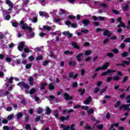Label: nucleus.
<instances>
[{
    "instance_id": "f257e3e1",
    "label": "nucleus",
    "mask_w": 130,
    "mask_h": 130,
    "mask_svg": "<svg viewBox=\"0 0 130 130\" xmlns=\"http://www.w3.org/2000/svg\"><path fill=\"white\" fill-rule=\"evenodd\" d=\"M17 86H19L21 89H29L30 88V86L28 84H26L25 82H19V83L17 84Z\"/></svg>"
},
{
    "instance_id": "f03ea898",
    "label": "nucleus",
    "mask_w": 130,
    "mask_h": 130,
    "mask_svg": "<svg viewBox=\"0 0 130 130\" xmlns=\"http://www.w3.org/2000/svg\"><path fill=\"white\" fill-rule=\"evenodd\" d=\"M20 25H21L22 26V29H23L24 30H26L27 29H28L30 32H31L32 31V28L29 26H28V24L25 23L23 20H21L20 22Z\"/></svg>"
},
{
    "instance_id": "7ed1b4c3",
    "label": "nucleus",
    "mask_w": 130,
    "mask_h": 130,
    "mask_svg": "<svg viewBox=\"0 0 130 130\" xmlns=\"http://www.w3.org/2000/svg\"><path fill=\"white\" fill-rule=\"evenodd\" d=\"M109 63L107 62L104 64V66L102 67H98L95 69V72H99V71H101V70H106L107 68L109 67Z\"/></svg>"
},
{
    "instance_id": "20e7f679",
    "label": "nucleus",
    "mask_w": 130,
    "mask_h": 130,
    "mask_svg": "<svg viewBox=\"0 0 130 130\" xmlns=\"http://www.w3.org/2000/svg\"><path fill=\"white\" fill-rule=\"evenodd\" d=\"M121 17H118L117 19V22H118V23H120L119 24H118L117 25L118 28H120V27H123V28H125V25L124 24V23H123V22H121Z\"/></svg>"
},
{
    "instance_id": "39448f33",
    "label": "nucleus",
    "mask_w": 130,
    "mask_h": 130,
    "mask_svg": "<svg viewBox=\"0 0 130 130\" xmlns=\"http://www.w3.org/2000/svg\"><path fill=\"white\" fill-rule=\"evenodd\" d=\"M62 34L68 37V38H71V37H73V34L70 33V31H63Z\"/></svg>"
},
{
    "instance_id": "423d86ee",
    "label": "nucleus",
    "mask_w": 130,
    "mask_h": 130,
    "mask_svg": "<svg viewBox=\"0 0 130 130\" xmlns=\"http://www.w3.org/2000/svg\"><path fill=\"white\" fill-rule=\"evenodd\" d=\"M63 96L64 97L65 100H72V99H73V96H71L70 94L67 92L63 93Z\"/></svg>"
},
{
    "instance_id": "0eeeda50",
    "label": "nucleus",
    "mask_w": 130,
    "mask_h": 130,
    "mask_svg": "<svg viewBox=\"0 0 130 130\" xmlns=\"http://www.w3.org/2000/svg\"><path fill=\"white\" fill-rule=\"evenodd\" d=\"M66 24L67 25V26H70V25H71L72 28H77V24L75 23H72L71 21H67Z\"/></svg>"
},
{
    "instance_id": "6e6552de",
    "label": "nucleus",
    "mask_w": 130,
    "mask_h": 130,
    "mask_svg": "<svg viewBox=\"0 0 130 130\" xmlns=\"http://www.w3.org/2000/svg\"><path fill=\"white\" fill-rule=\"evenodd\" d=\"M24 43H20L19 44V46L18 47V49L19 50V51H22L23 49H24Z\"/></svg>"
},
{
    "instance_id": "1a4fd4ad",
    "label": "nucleus",
    "mask_w": 130,
    "mask_h": 130,
    "mask_svg": "<svg viewBox=\"0 0 130 130\" xmlns=\"http://www.w3.org/2000/svg\"><path fill=\"white\" fill-rule=\"evenodd\" d=\"M129 105H122L120 107V110H121L122 108H124V110H127L128 108H129Z\"/></svg>"
},
{
    "instance_id": "9d476101",
    "label": "nucleus",
    "mask_w": 130,
    "mask_h": 130,
    "mask_svg": "<svg viewBox=\"0 0 130 130\" xmlns=\"http://www.w3.org/2000/svg\"><path fill=\"white\" fill-rule=\"evenodd\" d=\"M129 62L126 61H123V63L122 64H117V66H123V67H124L125 64L128 65L130 63V58H128Z\"/></svg>"
},
{
    "instance_id": "9b49d317",
    "label": "nucleus",
    "mask_w": 130,
    "mask_h": 130,
    "mask_svg": "<svg viewBox=\"0 0 130 130\" xmlns=\"http://www.w3.org/2000/svg\"><path fill=\"white\" fill-rule=\"evenodd\" d=\"M106 35H107V36H108V37H110V36H111V32L110 31H109V30H105L104 33H103V36H106Z\"/></svg>"
},
{
    "instance_id": "f8f14e48",
    "label": "nucleus",
    "mask_w": 130,
    "mask_h": 130,
    "mask_svg": "<svg viewBox=\"0 0 130 130\" xmlns=\"http://www.w3.org/2000/svg\"><path fill=\"white\" fill-rule=\"evenodd\" d=\"M6 3L7 5L9 6V7H10V8H14V5H13V3L11 2L10 0H6Z\"/></svg>"
},
{
    "instance_id": "ddd939ff",
    "label": "nucleus",
    "mask_w": 130,
    "mask_h": 130,
    "mask_svg": "<svg viewBox=\"0 0 130 130\" xmlns=\"http://www.w3.org/2000/svg\"><path fill=\"white\" fill-rule=\"evenodd\" d=\"M91 100H92V97L90 96L84 102V104H85L86 105H88V104H89L91 102Z\"/></svg>"
},
{
    "instance_id": "4468645a",
    "label": "nucleus",
    "mask_w": 130,
    "mask_h": 130,
    "mask_svg": "<svg viewBox=\"0 0 130 130\" xmlns=\"http://www.w3.org/2000/svg\"><path fill=\"white\" fill-rule=\"evenodd\" d=\"M37 92V88H33L30 89L29 90V94L30 95H32V94H34L35 93H36Z\"/></svg>"
},
{
    "instance_id": "2eb2a0df",
    "label": "nucleus",
    "mask_w": 130,
    "mask_h": 130,
    "mask_svg": "<svg viewBox=\"0 0 130 130\" xmlns=\"http://www.w3.org/2000/svg\"><path fill=\"white\" fill-rule=\"evenodd\" d=\"M82 56H83V53H80L76 56L78 61H81L82 60Z\"/></svg>"
},
{
    "instance_id": "dca6fc26",
    "label": "nucleus",
    "mask_w": 130,
    "mask_h": 130,
    "mask_svg": "<svg viewBox=\"0 0 130 130\" xmlns=\"http://www.w3.org/2000/svg\"><path fill=\"white\" fill-rule=\"evenodd\" d=\"M82 23L84 26H87V25H89V24H90V21L87 19H84L82 21Z\"/></svg>"
},
{
    "instance_id": "f3484780",
    "label": "nucleus",
    "mask_w": 130,
    "mask_h": 130,
    "mask_svg": "<svg viewBox=\"0 0 130 130\" xmlns=\"http://www.w3.org/2000/svg\"><path fill=\"white\" fill-rule=\"evenodd\" d=\"M72 45L73 46V47H74V48H76V49H79L80 48V46L77 45V43L74 42H72Z\"/></svg>"
},
{
    "instance_id": "a211bd4d",
    "label": "nucleus",
    "mask_w": 130,
    "mask_h": 130,
    "mask_svg": "<svg viewBox=\"0 0 130 130\" xmlns=\"http://www.w3.org/2000/svg\"><path fill=\"white\" fill-rule=\"evenodd\" d=\"M60 126L61 128H63V130H69V129L70 128V127L68 125L65 126L63 124H61L60 125Z\"/></svg>"
},
{
    "instance_id": "6ab92c4d",
    "label": "nucleus",
    "mask_w": 130,
    "mask_h": 130,
    "mask_svg": "<svg viewBox=\"0 0 130 130\" xmlns=\"http://www.w3.org/2000/svg\"><path fill=\"white\" fill-rule=\"evenodd\" d=\"M23 116V114L21 112H18L16 115V117L17 118V119H20L21 117Z\"/></svg>"
},
{
    "instance_id": "aec40b11",
    "label": "nucleus",
    "mask_w": 130,
    "mask_h": 130,
    "mask_svg": "<svg viewBox=\"0 0 130 130\" xmlns=\"http://www.w3.org/2000/svg\"><path fill=\"white\" fill-rule=\"evenodd\" d=\"M70 117L69 116H67L66 117L62 116L60 117V119L61 121H63L64 120H68L69 119V118Z\"/></svg>"
},
{
    "instance_id": "412c9836",
    "label": "nucleus",
    "mask_w": 130,
    "mask_h": 130,
    "mask_svg": "<svg viewBox=\"0 0 130 130\" xmlns=\"http://www.w3.org/2000/svg\"><path fill=\"white\" fill-rule=\"evenodd\" d=\"M119 125V123H113L111 125V127H110V129H112L113 128H114V126L116 127H117Z\"/></svg>"
},
{
    "instance_id": "4be33fe9",
    "label": "nucleus",
    "mask_w": 130,
    "mask_h": 130,
    "mask_svg": "<svg viewBox=\"0 0 130 130\" xmlns=\"http://www.w3.org/2000/svg\"><path fill=\"white\" fill-rule=\"evenodd\" d=\"M11 12H13V8L12 7H11V8H9L8 10L4 11V13L5 14H10Z\"/></svg>"
},
{
    "instance_id": "5701e85b",
    "label": "nucleus",
    "mask_w": 130,
    "mask_h": 130,
    "mask_svg": "<svg viewBox=\"0 0 130 130\" xmlns=\"http://www.w3.org/2000/svg\"><path fill=\"white\" fill-rule=\"evenodd\" d=\"M103 125L102 124L99 125L98 126H96V124H94L93 127L95 128V127H96L98 129H102L103 128Z\"/></svg>"
},
{
    "instance_id": "b1692460",
    "label": "nucleus",
    "mask_w": 130,
    "mask_h": 130,
    "mask_svg": "<svg viewBox=\"0 0 130 130\" xmlns=\"http://www.w3.org/2000/svg\"><path fill=\"white\" fill-rule=\"evenodd\" d=\"M13 80H14V77H11L8 80V83H6V87H9V84H12L13 83Z\"/></svg>"
},
{
    "instance_id": "393cba45",
    "label": "nucleus",
    "mask_w": 130,
    "mask_h": 130,
    "mask_svg": "<svg viewBox=\"0 0 130 130\" xmlns=\"http://www.w3.org/2000/svg\"><path fill=\"white\" fill-rule=\"evenodd\" d=\"M108 75H111L113 73H115V70L109 69L107 71Z\"/></svg>"
},
{
    "instance_id": "a878e982",
    "label": "nucleus",
    "mask_w": 130,
    "mask_h": 130,
    "mask_svg": "<svg viewBox=\"0 0 130 130\" xmlns=\"http://www.w3.org/2000/svg\"><path fill=\"white\" fill-rule=\"evenodd\" d=\"M114 81H118L120 80V77L118 75H115L113 77Z\"/></svg>"
},
{
    "instance_id": "bb28decb",
    "label": "nucleus",
    "mask_w": 130,
    "mask_h": 130,
    "mask_svg": "<svg viewBox=\"0 0 130 130\" xmlns=\"http://www.w3.org/2000/svg\"><path fill=\"white\" fill-rule=\"evenodd\" d=\"M43 28L44 30H47V31H50V30H51V27H50V26L46 25H44Z\"/></svg>"
},
{
    "instance_id": "cd10ccee",
    "label": "nucleus",
    "mask_w": 130,
    "mask_h": 130,
    "mask_svg": "<svg viewBox=\"0 0 130 130\" xmlns=\"http://www.w3.org/2000/svg\"><path fill=\"white\" fill-rule=\"evenodd\" d=\"M47 86V83H42V85L40 87L41 90H44L45 89V86Z\"/></svg>"
},
{
    "instance_id": "c85d7f7f",
    "label": "nucleus",
    "mask_w": 130,
    "mask_h": 130,
    "mask_svg": "<svg viewBox=\"0 0 130 130\" xmlns=\"http://www.w3.org/2000/svg\"><path fill=\"white\" fill-rule=\"evenodd\" d=\"M46 114H50V113H51V110L49 108L46 107Z\"/></svg>"
},
{
    "instance_id": "c756f323",
    "label": "nucleus",
    "mask_w": 130,
    "mask_h": 130,
    "mask_svg": "<svg viewBox=\"0 0 130 130\" xmlns=\"http://www.w3.org/2000/svg\"><path fill=\"white\" fill-rule=\"evenodd\" d=\"M78 92L81 93V95H83L85 93V88L82 89L80 88L78 90Z\"/></svg>"
},
{
    "instance_id": "7c9ffc66",
    "label": "nucleus",
    "mask_w": 130,
    "mask_h": 130,
    "mask_svg": "<svg viewBox=\"0 0 130 130\" xmlns=\"http://www.w3.org/2000/svg\"><path fill=\"white\" fill-rule=\"evenodd\" d=\"M24 52L28 53V52H32V51H30L28 48V47H25L24 49Z\"/></svg>"
},
{
    "instance_id": "2f4dec72",
    "label": "nucleus",
    "mask_w": 130,
    "mask_h": 130,
    "mask_svg": "<svg viewBox=\"0 0 130 130\" xmlns=\"http://www.w3.org/2000/svg\"><path fill=\"white\" fill-rule=\"evenodd\" d=\"M107 89V87H106L104 88L101 89V90L100 92V95H102L103 94V93H104V92H105V91H106Z\"/></svg>"
},
{
    "instance_id": "473e14b6",
    "label": "nucleus",
    "mask_w": 130,
    "mask_h": 130,
    "mask_svg": "<svg viewBox=\"0 0 130 130\" xmlns=\"http://www.w3.org/2000/svg\"><path fill=\"white\" fill-rule=\"evenodd\" d=\"M29 85H31V86H33V78L29 77Z\"/></svg>"
},
{
    "instance_id": "72a5a7b5",
    "label": "nucleus",
    "mask_w": 130,
    "mask_h": 130,
    "mask_svg": "<svg viewBox=\"0 0 130 130\" xmlns=\"http://www.w3.org/2000/svg\"><path fill=\"white\" fill-rule=\"evenodd\" d=\"M25 128L26 130H31V126L30 124H26L25 126Z\"/></svg>"
},
{
    "instance_id": "f704fd0d",
    "label": "nucleus",
    "mask_w": 130,
    "mask_h": 130,
    "mask_svg": "<svg viewBox=\"0 0 130 130\" xmlns=\"http://www.w3.org/2000/svg\"><path fill=\"white\" fill-rule=\"evenodd\" d=\"M49 89H50V90H53L54 89V86L53 84H49Z\"/></svg>"
},
{
    "instance_id": "c9c22d12",
    "label": "nucleus",
    "mask_w": 130,
    "mask_h": 130,
    "mask_svg": "<svg viewBox=\"0 0 130 130\" xmlns=\"http://www.w3.org/2000/svg\"><path fill=\"white\" fill-rule=\"evenodd\" d=\"M43 112V109H42V108H38V113H39V114H41V113H42Z\"/></svg>"
},
{
    "instance_id": "e433bc0d",
    "label": "nucleus",
    "mask_w": 130,
    "mask_h": 130,
    "mask_svg": "<svg viewBox=\"0 0 130 130\" xmlns=\"http://www.w3.org/2000/svg\"><path fill=\"white\" fill-rule=\"evenodd\" d=\"M94 112V109H90L88 111H87V114H91V113H93Z\"/></svg>"
},
{
    "instance_id": "4c0bfd02",
    "label": "nucleus",
    "mask_w": 130,
    "mask_h": 130,
    "mask_svg": "<svg viewBox=\"0 0 130 130\" xmlns=\"http://www.w3.org/2000/svg\"><path fill=\"white\" fill-rule=\"evenodd\" d=\"M129 9V6L128 5H125L124 7H123V11H127Z\"/></svg>"
},
{
    "instance_id": "58836bf2",
    "label": "nucleus",
    "mask_w": 130,
    "mask_h": 130,
    "mask_svg": "<svg viewBox=\"0 0 130 130\" xmlns=\"http://www.w3.org/2000/svg\"><path fill=\"white\" fill-rule=\"evenodd\" d=\"M13 117H14V115L11 114L8 116L7 119L8 120H11Z\"/></svg>"
},
{
    "instance_id": "ea45409f",
    "label": "nucleus",
    "mask_w": 130,
    "mask_h": 130,
    "mask_svg": "<svg viewBox=\"0 0 130 130\" xmlns=\"http://www.w3.org/2000/svg\"><path fill=\"white\" fill-rule=\"evenodd\" d=\"M12 25L13 27H18V22H13L12 23Z\"/></svg>"
},
{
    "instance_id": "a19ab883",
    "label": "nucleus",
    "mask_w": 130,
    "mask_h": 130,
    "mask_svg": "<svg viewBox=\"0 0 130 130\" xmlns=\"http://www.w3.org/2000/svg\"><path fill=\"white\" fill-rule=\"evenodd\" d=\"M91 53H92V51L87 50L85 51V55H90Z\"/></svg>"
},
{
    "instance_id": "79ce46f5",
    "label": "nucleus",
    "mask_w": 130,
    "mask_h": 130,
    "mask_svg": "<svg viewBox=\"0 0 130 130\" xmlns=\"http://www.w3.org/2000/svg\"><path fill=\"white\" fill-rule=\"evenodd\" d=\"M31 67H32V64L28 63L25 66V69H27V70H28V69H30Z\"/></svg>"
},
{
    "instance_id": "37998d69",
    "label": "nucleus",
    "mask_w": 130,
    "mask_h": 130,
    "mask_svg": "<svg viewBox=\"0 0 130 130\" xmlns=\"http://www.w3.org/2000/svg\"><path fill=\"white\" fill-rule=\"evenodd\" d=\"M126 101L127 103H130V95H128L126 98Z\"/></svg>"
},
{
    "instance_id": "c03bdc74",
    "label": "nucleus",
    "mask_w": 130,
    "mask_h": 130,
    "mask_svg": "<svg viewBox=\"0 0 130 130\" xmlns=\"http://www.w3.org/2000/svg\"><path fill=\"white\" fill-rule=\"evenodd\" d=\"M47 3V0H42L41 2V4L42 5V6H45V3Z\"/></svg>"
},
{
    "instance_id": "a18cd8bd",
    "label": "nucleus",
    "mask_w": 130,
    "mask_h": 130,
    "mask_svg": "<svg viewBox=\"0 0 130 130\" xmlns=\"http://www.w3.org/2000/svg\"><path fill=\"white\" fill-rule=\"evenodd\" d=\"M75 64H76V62L74 61H70L69 62V65L71 66H75Z\"/></svg>"
},
{
    "instance_id": "49530a36",
    "label": "nucleus",
    "mask_w": 130,
    "mask_h": 130,
    "mask_svg": "<svg viewBox=\"0 0 130 130\" xmlns=\"http://www.w3.org/2000/svg\"><path fill=\"white\" fill-rule=\"evenodd\" d=\"M64 54H70L72 55L73 54V52H70L69 51H66L64 52Z\"/></svg>"
},
{
    "instance_id": "de8ad7c7",
    "label": "nucleus",
    "mask_w": 130,
    "mask_h": 130,
    "mask_svg": "<svg viewBox=\"0 0 130 130\" xmlns=\"http://www.w3.org/2000/svg\"><path fill=\"white\" fill-rule=\"evenodd\" d=\"M112 79H113V78L111 77H107L106 81L108 83H109V82H111V81L112 80Z\"/></svg>"
},
{
    "instance_id": "09e8293b",
    "label": "nucleus",
    "mask_w": 130,
    "mask_h": 130,
    "mask_svg": "<svg viewBox=\"0 0 130 130\" xmlns=\"http://www.w3.org/2000/svg\"><path fill=\"white\" fill-rule=\"evenodd\" d=\"M121 103L120 102V101H118V102H117L116 105H115V107L116 108H117V107H118L119 106V105H120Z\"/></svg>"
},
{
    "instance_id": "8fccbe9b",
    "label": "nucleus",
    "mask_w": 130,
    "mask_h": 130,
    "mask_svg": "<svg viewBox=\"0 0 130 130\" xmlns=\"http://www.w3.org/2000/svg\"><path fill=\"white\" fill-rule=\"evenodd\" d=\"M128 79V77H127V76H125V77H124V79H123V81H122V83H125V82L126 81H127V79Z\"/></svg>"
},
{
    "instance_id": "3c124183",
    "label": "nucleus",
    "mask_w": 130,
    "mask_h": 130,
    "mask_svg": "<svg viewBox=\"0 0 130 130\" xmlns=\"http://www.w3.org/2000/svg\"><path fill=\"white\" fill-rule=\"evenodd\" d=\"M77 86H78V83L77 82H75L72 84V87H73V88H76Z\"/></svg>"
},
{
    "instance_id": "603ef678",
    "label": "nucleus",
    "mask_w": 130,
    "mask_h": 130,
    "mask_svg": "<svg viewBox=\"0 0 130 130\" xmlns=\"http://www.w3.org/2000/svg\"><path fill=\"white\" fill-rule=\"evenodd\" d=\"M122 56L123 57H125V56H127V52H124L122 53Z\"/></svg>"
},
{
    "instance_id": "864d4df0",
    "label": "nucleus",
    "mask_w": 130,
    "mask_h": 130,
    "mask_svg": "<svg viewBox=\"0 0 130 130\" xmlns=\"http://www.w3.org/2000/svg\"><path fill=\"white\" fill-rule=\"evenodd\" d=\"M112 51H113V52H114V53H116L117 54L119 52L118 49H114L112 50Z\"/></svg>"
},
{
    "instance_id": "5fc2aeb1",
    "label": "nucleus",
    "mask_w": 130,
    "mask_h": 130,
    "mask_svg": "<svg viewBox=\"0 0 130 130\" xmlns=\"http://www.w3.org/2000/svg\"><path fill=\"white\" fill-rule=\"evenodd\" d=\"M38 20L36 17H34L32 19H31V21L32 23H36L37 22Z\"/></svg>"
},
{
    "instance_id": "6e6d98bb",
    "label": "nucleus",
    "mask_w": 130,
    "mask_h": 130,
    "mask_svg": "<svg viewBox=\"0 0 130 130\" xmlns=\"http://www.w3.org/2000/svg\"><path fill=\"white\" fill-rule=\"evenodd\" d=\"M54 98H55V96L54 95H50L49 100V101H51V100H53Z\"/></svg>"
},
{
    "instance_id": "4d7b16f0",
    "label": "nucleus",
    "mask_w": 130,
    "mask_h": 130,
    "mask_svg": "<svg viewBox=\"0 0 130 130\" xmlns=\"http://www.w3.org/2000/svg\"><path fill=\"white\" fill-rule=\"evenodd\" d=\"M82 109H85V110H88V109H89V108L88 107V106H83L82 107H81Z\"/></svg>"
},
{
    "instance_id": "13d9d810",
    "label": "nucleus",
    "mask_w": 130,
    "mask_h": 130,
    "mask_svg": "<svg viewBox=\"0 0 130 130\" xmlns=\"http://www.w3.org/2000/svg\"><path fill=\"white\" fill-rule=\"evenodd\" d=\"M6 61L7 62H11L12 61V59L10 58V57H8L6 58Z\"/></svg>"
},
{
    "instance_id": "bf43d9fd",
    "label": "nucleus",
    "mask_w": 130,
    "mask_h": 130,
    "mask_svg": "<svg viewBox=\"0 0 130 130\" xmlns=\"http://www.w3.org/2000/svg\"><path fill=\"white\" fill-rule=\"evenodd\" d=\"M49 62V60L45 61L43 62V65H44V66H47V64H48Z\"/></svg>"
},
{
    "instance_id": "052dcab7",
    "label": "nucleus",
    "mask_w": 130,
    "mask_h": 130,
    "mask_svg": "<svg viewBox=\"0 0 130 130\" xmlns=\"http://www.w3.org/2000/svg\"><path fill=\"white\" fill-rule=\"evenodd\" d=\"M12 109L13 108H12L11 107H8L7 108H6L7 111H12Z\"/></svg>"
},
{
    "instance_id": "680f3d73",
    "label": "nucleus",
    "mask_w": 130,
    "mask_h": 130,
    "mask_svg": "<svg viewBox=\"0 0 130 130\" xmlns=\"http://www.w3.org/2000/svg\"><path fill=\"white\" fill-rule=\"evenodd\" d=\"M124 42H127L130 43V38H127L124 40Z\"/></svg>"
},
{
    "instance_id": "e2e57ef3",
    "label": "nucleus",
    "mask_w": 130,
    "mask_h": 130,
    "mask_svg": "<svg viewBox=\"0 0 130 130\" xmlns=\"http://www.w3.org/2000/svg\"><path fill=\"white\" fill-rule=\"evenodd\" d=\"M89 32V30L88 29H82L81 30V33H88Z\"/></svg>"
},
{
    "instance_id": "0e129e2a",
    "label": "nucleus",
    "mask_w": 130,
    "mask_h": 130,
    "mask_svg": "<svg viewBox=\"0 0 130 130\" xmlns=\"http://www.w3.org/2000/svg\"><path fill=\"white\" fill-rule=\"evenodd\" d=\"M11 19V16L7 15L5 17V20H7V21H9Z\"/></svg>"
},
{
    "instance_id": "69168bd1",
    "label": "nucleus",
    "mask_w": 130,
    "mask_h": 130,
    "mask_svg": "<svg viewBox=\"0 0 130 130\" xmlns=\"http://www.w3.org/2000/svg\"><path fill=\"white\" fill-rule=\"evenodd\" d=\"M42 59V56H39L36 58V60H41Z\"/></svg>"
},
{
    "instance_id": "338daca9",
    "label": "nucleus",
    "mask_w": 130,
    "mask_h": 130,
    "mask_svg": "<svg viewBox=\"0 0 130 130\" xmlns=\"http://www.w3.org/2000/svg\"><path fill=\"white\" fill-rule=\"evenodd\" d=\"M70 129H71V130H75V124H72L71 125Z\"/></svg>"
},
{
    "instance_id": "774afa93",
    "label": "nucleus",
    "mask_w": 130,
    "mask_h": 130,
    "mask_svg": "<svg viewBox=\"0 0 130 130\" xmlns=\"http://www.w3.org/2000/svg\"><path fill=\"white\" fill-rule=\"evenodd\" d=\"M55 117H58V111H56L54 112Z\"/></svg>"
}]
</instances>
